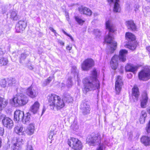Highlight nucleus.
<instances>
[{
    "mask_svg": "<svg viewBox=\"0 0 150 150\" xmlns=\"http://www.w3.org/2000/svg\"><path fill=\"white\" fill-rule=\"evenodd\" d=\"M48 104L52 110L55 108L57 110H60L65 105V102L70 103L72 100V98L69 95L66 94L62 99L59 96L54 94L49 95L47 97Z\"/></svg>",
    "mask_w": 150,
    "mask_h": 150,
    "instance_id": "nucleus-1",
    "label": "nucleus"
},
{
    "mask_svg": "<svg viewBox=\"0 0 150 150\" xmlns=\"http://www.w3.org/2000/svg\"><path fill=\"white\" fill-rule=\"evenodd\" d=\"M97 77V72L96 69H93L92 72L91 76L86 79L83 81L84 87L83 91L84 93H86L89 91L100 89V82Z\"/></svg>",
    "mask_w": 150,
    "mask_h": 150,
    "instance_id": "nucleus-2",
    "label": "nucleus"
},
{
    "mask_svg": "<svg viewBox=\"0 0 150 150\" xmlns=\"http://www.w3.org/2000/svg\"><path fill=\"white\" fill-rule=\"evenodd\" d=\"M28 97L22 93L17 94L13 99L15 105L21 106L25 105L28 102Z\"/></svg>",
    "mask_w": 150,
    "mask_h": 150,
    "instance_id": "nucleus-3",
    "label": "nucleus"
},
{
    "mask_svg": "<svg viewBox=\"0 0 150 150\" xmlns=\"http://www.w3.org/2000/svg\"><path fill=\"white\" fill-rule=\"evenodd\" d=\"M68 144L73 149L75 150H80L83 147L82 144L78 139L74 137L69 139Z\"/></svg>",
    "mask_w": 150,
    "mask_h": 150,
    "instance_id": "nucleus-4",
    "label": "nucleus"
},
{
    "mask_svg": "<svg viewBox=\"0 0 150 150\" xmlns=\"http://www.w3.org/2000/svg\"><path fill=\"white\" fill-rule=\"evenodd\" d=\"M114 38L111 33H109L108 36L105 38V41L107 43H109L110 47L111 53H113L114 51L116 49L117 43L113 40Z\"/></svg>",
    "mask_w": 150,
    "mask_h": 150,
    "instance_id": "nucleus-5",
    "label": "nucleus"
},
{
    "mask_svg": "<svg viewBox=\"0 0 150 150\" xmlns=\"http://www.w3.org/2000/svg\"><path fill=\"white\" fill-rule=\"evenodd\" d=\"M94 61L91 58H88L85 59L82 63L81 67L82 69L85 71L89 70L94 66Z\"/></svg>",
    "mask_w": 150,
    "mask_h": 150,
    "instance_id": "nucleus-6",
    "label": "nucleus"
},
{
    "mask_svg": "<svg viewBox=\"0 0 150 150\" xmlns=\"http://www.w3.org/2000/svg\"><path fill=\"white\" fill-rule=\"evenodd\" d=\"M139 78L140 80L146 81L150 79V68H146L139 73Z\"/></svg>",
    "mask_w": 150,
    "mask_h": 150,
    "instance_id": "nucleus-7",
    "label": "nucleus"
},
{
    "mask_svg": "<svg viewBox=\"0 0 150 150\" xmlns=\"http://www.w3.org/2000/svg\"><path fill=\"white\" fill-rule=\"evenodd\" d=\"M100 140V136L98 134H92L87 137L86 141L90 145L93 146Z\"/></svg>",
    "mask_w": 150,
    "mask_h": 150,
    "instance_id": "nucleus-8",
    "label": "nucleus"
},
{
    "mask_svg": "<svg viewBox=\"0 0 150 150\" xmlns=\"http://www.w3.org/2000/svg\"><path fill=\"white\" fill-rule=\"evenodd\" d=\"M16 142H15L13 140L12 141L13 145L11 148L13 150H21V146L23 144V140L20 137L16 138L15 139Z\"/></svg>",
    "mask_w": 150,
    "mask_h": 150,
    "instance_id": "nucleus-9",
    "label": "nucleus"
},
{
    "mask_svg": "<svg viewBox=\"0 0 150 150\" xmlns=\"http://www.w3.org/2000/svg\"><path fill=\"white\" fill-rule=\"evenodd\" d=\"M26 94L30 98H34L37 96L38 92L37 89L30 87L26 90Z\"/></svg>",
    "mask_w": 150,
    "mask_h": 150,
    "instance_id": "nucleus-10",
    "label": "nucleus"
},
{
    "mask_svg": "<svg viewBox=\"0 0 150 150\" xmlns=\"http://www.w3.org/2000/svg\"><path fill=\"white\" fill-rule=\"evenodd\" d=\"M26 21H20L17 24L16 27V31L17 33H21L23 31L27 26Z\"/></svg>",
    "mask_w": 150,
    "mask_h": 150,
    "instance_id": "nucleus-11",
    "label": "nucleus"
},
{
    "mask_svg": "<svg viewBox=\"0 0 150 150\" xmlns=\"http://www.w3.org/2000/svg\"><path fill=\"white\" fill-rule=\"evenodd\" d=\"M123 85L122 79L120 76H118L116 78L115 88L117 94H119L120 92L122 86Z\"/></svg>",
    "mask_w": 150,
    "mask_h": 150,
    "instance_id": "nucleus-12",
    "label": "nucleus"
},
{
    "mask_svg": "<svg viewBox=\"0 0 150 150\" xmlns=\"http://www.w3.org/2000/svg\"><path fill=\"white\" fill-rule=\"evenodd\" d=\"M79 11L81 14H84L88 16H91L92 11L89 8L83 6H80L78 8Z\"/></svg>",
    "mask_w": 150,
    "mask_h": 150,
    "instance_id": "nucleus-13",
    "label": "nucleus"
},
{
    "mask_svg": "<svg viewBox=\"0 0 150 150\" xmlns=\"http://www.w3.org/2000/svg\"><path fill=\"white\" fill-rule=\"evenodd\" d=\"M25 129L22 125H18L15 126L14 131L16 133L19 135H25Z\"/></svg>",
    "mask_w": 150,
    "mask_h": 150,
    "instance_id": "nucleus-14",
    "label": "nucleus"
},
{
    "mask_svg": "<svg viewBox=\"0 0 150 150\" xmlns=\"http://www.w3.org/2000/svg\"><path fill=\"white\" fill-rule=\"evenodd\" d=\"M2 123L3 125L8 128H11L13 125V121L9 118L6 117L3 120Z\"/></svg>",
    "mask_w": 150,
    "mask_h": 150,
    "instance_id": "nucleus-15",
    "label": "nucleus"
},
{
    "mask_svg": "<svg viewBox=\"0 0 150 150\" xmlns=\"http://www.w3.org/2000/svg\"><path fill=\"white\" fill-rule=\"evenodd\" d=\"M120 0H107L110 4L113 3L114 4L113 11L114 12H120L121 10L120 7L118 2Z\"/></svg>",
    "mask_w": 150,
    "mask_h": 150,
    "instance_id": "nucleus-16",
    "label": "nucleus"
},
{
    "mask_svg": "<svg viewBox=\"0 0 150 150\" xmlns=\"http://www.w3.org/2000/svg\"><path fill=\"white\" fill-rule=\"evenodd\" d=\"M34 131V124L32 123L29 124L26 129H25V134H27L28 135H31L33 134Z\"/></svg>",
    "mask_w": 150,
    "mask_h": 150,
    "instance_id": "nucleus-17",
    "label": "nucleus"
},
{
    "mask_svg": "<svg viewBox=\"0 0 150 150\" xmlns=\"http://www.w3.org/2000/svg\"><path fill=\"white\" fill-rule=\"evenodd\" d=\"M88 102L83 103L81 104V109L83 111V114L85 115L89 113L90 111L89 105Z\"/></svg>",
    "mask_w": 150,
    "mask_h": 150,
    "instance_id": "nucleus-18",
    "label": "nucleus"
},
{
    "mask_svg": "<svg viewBox=\"0 0 150 150\" xmlns=\"http://www.w3.org/2000/svg\"><path fill=\"white\" fill-rule=\"evenodd\" d=\"M118 57L117 55H114L112 58L110 62V66L112 69H115L118 65Z\"/></svg>",
    "mask_w": 150,
    "mask_h": 150,
    "instance_id": "nucleus-19",
    "label": "nucleus"
},
{
    "mask_svg": "<svg viewBox=\"0 0 150 150\" xmlns=\"http://www.w3.org/2000/svg\"><path fill=\"white\" fill-rule=\"evenodd\" d=\"M105 26L106 29L109 30V33H111L114 32L115 30L114 25L112 23L111 21L108 20L105 23Z\"/></svg>",
    "mask_w": 150,
    "mask_h": 150,
    "instance_id": "nucleus-20",
    "label": "nucleus"
},
{
    "mask_svg": "<svg viewBox=\"0 0 150 150\" xmlns=\"http://www.w3.org/2000/svg\"><path fill=\"white\" fill-rule=\"evenodd\" d=\"M24 116V112L23 111L18 110L15 112L14 114V120L16 121H18L23 120Z\"/></svg>",
    "mask_w": 150,
    "mask_h": 150,
    "instance_id": "nucleus-21",
    "label": "nucleus"
},
{
    "mask_svg": "<svg viewBox=\"0 0 150 150\" xmlns=\"http://www.w3.org/2000/svg\"><path fill=\"white\" fill-rule=\"evenodd\" d=\"M127 51L125 50H121L119 52V60L122 62H125L126 60V55Z\"/></svg>",
    "mask_w": 150,
    "mask_h": 150,
    "instance_id": "nucleus-22",
    "label": "nucleus"
},
{
    "mask_svg": "<svg viewBox=\"0 0 150 150\" xmlns=\"http://www.w3.org/2000/svg\"><path fill=\"white\" fill-rule=\"evenodd\" d=\"M125 70L127 71H130L134 74L136 73L137 69V67L132 64H127L125 67Z\"/></svg>",
    "mask_w": 150,
    "mask_h": 150,
    "instance_id": "nucleus-23",
    "label": "nucleus"
},
{
    "mask_svg": "<svg viewBox=\"0 0 150 150\" xmlns=\"http://www.w3.org/2000/svg\"><path fill=\"white\" fill-rule=\"evenodd\" d=\"M148 98L146 93H144L142 95L141 100V106L142 108H144L146 107L148 102Z\"/></svg>",
    "mask_w": 150,
    "mask_h": 150,
    "instance_id": "nucleus-24",
    "label": "nucleus"
},
{
    "mask_svg": "<svg viewBox=\"0 0 150 150\" xmlns=\"http://www.w3.org/2000/svg\"><path fill=\"white\" fill-rule=\"evenodd\" d=\"M40 106V104L38 101H36L32 105L30 108V111L34 114L37 113Z\"/></svg>",
    "mask_w": 150,
    "mask_h": 150,
    "instance_id": "nucleus-25",
    "label": "nucleus"
},
{
    "mask_svg": "<svg viewBox=\"0 0 150 150\" xmlns=\"http://www.w3.org/2000/svg\"><path fill=\"white\" fill-rule=\"evenodd\" d=\"M132 95L134 101H137L139 95V92L138 88L136 86H134L132 89Z\"/></svg>",
    "mask_w": 150,
    "mask_h": 150,
    "instance_id": "nucleus-26",
    "label": "nucleus"
},
{
    "mask_svg": "<svg viewBox=\"0 0 150 150\" xmlns=\"http://www.w3.org/2000/svg\"><path fill=\"white\" fill-rule=\"evenodd\" d=\"M126 25L128 29L135 30L136 29L135 24L132 21H129L126 22Z\"/></svg>",
    "mask_w": 150,
    "mask_h": 150,
    "instance_id": "nucleus-27",
    "label": "nucleus"
},
{
    "mask_svg": "<svg viewBox=\"0 0 150 150\" xmlns=\"http://www.w3.org/2000/svg\"><path fill=\"white\" fill-rule=\"evenodd\" d=\"M141 142L145 146L150 145V137L146 136L142 137L141 139Z\"/></svg>",
    "mask_w": 150,
    "mask_h": 150,
    "instance_id": "nucleus-28",
    "label": "nucleus"
},
{
    "mask_svg": "<svg viewBox=\"0 0 150 150\" xmlns=\"http://www.w3.org/2000/svg\"><path fill=\"white\" fill-rule=\"evenodd\" d=\"M7 103L8 102L6 100L3 98H0V111L5 107Z\"/></svg>",
    "mask_w": 150,
    "mask_h": 150,
    "instance_id": "nucleus-29",
    "label": "nucleus"
},
{
    "mask_svg": "<svg viewBox=\"0 0 150 150\" xmlns=\"http://www.w3.org/2000/svg\"><path fill=\"white\" fill-rule=\"evenodd\" d=\"M31 114L29 112L26 113L25 115L24 114L22 121L24 123H29L30 120Z\"/></svg>",
    "mask_w": 150,
    "mask_h": 150,
    "instance_id": "nucleus-30",
    "label": "nucleus"
},
{
    "mask_svg": "<svg viewBox=\"0 0 150 150\" xmlns=\"http://www.w3.org/2000/svg\"><path fill=\"white\" fill-rule=\"evenodd\" d=\"M146 116V113L145 111H142L141 112L140 118H139V121L141 124H143L144 123L145 118Z\"/></svg>",
    "mask_w": 150,
    "mask_h": 150,
    "instance_id": "nucleus-31",
    "label": "nucleus"
},
{
    "mask_svg": "<svg viewBox=\"0 0 150 150\" xmlns=\"http://www.w3.org/2000/svg\"><path fill=\"white\" fill-rule=\"evenodd\" d=\"M10 16L11 18L14 21H17L19 19V17L17 15V13L15 11L11 12Z\"/></svg>",
    "mask_w": 150,
    "mask_h": 150,
    "instance_id": "nucleus-32",
    "label": "nucleus"
},
{
    "mask_svg": "<svg viewBox=\"0 0 150 150\" xmlns=\"http://www.w3.org/2000/svg\"><path fill=\"white\" fill-rule=\"evenodd\" d=\"M8 62V59L6 57H1L0 59V66L6 65Z\"/></svg>",
    "mask_w": 150,
    "mask_h": 150,
    "instance_id": "nucleus-33",
    "label": "nucleus"
},
{
    "mask_svg": "<svg viewBox=\"0 0 150 150\" xmlns=\"http://www.w3.org/2000/svg\"><path fill=\"white\" fill-rule=\"evenodd\" d=\"M126 38L127 39H128L129 40L131 41L134 40L135 39V36L132 33L127 32L125 35Z\"/></svg>",
    "mask_w": 150,
    "mask_h": 150,
    "instance_id": "nucleus-34",
    "label": "nucleus"
},
{
    "mask_svg": "<svg viewBox=\"0 0 150 150\" xmlns=\"http://www.w3.org/2000/svg\"><path fill=\"white\" fill-rule=\"evenodd\" d=\"M7 81L8 86H14L16 82V80L13 78L7 79Z\"/></svg>",
    "mask_w": 150,
    "mask_h": 150,
    "instance_id": "nucleus-35",
    "label": "nucleus"
},
{
    "mask_svg": "<svg viewBox=\"0 0 150 150\" xmlns=\"http://www.w3.org/2000/svg\"><path fill=\"white\" fill-rule=\"evenodd\" d=\"M93 32V34L96 36V38H99L101 37L102 33L101 32L99 29L94 30Z\"/></svg>",
    "mask_w": 150,
    "mask_h": 150,
    "instance_id": "nucleus-36",
    "label": "nucleus"
},
{
    "mask_svg": "<svg viewBox=\"0 0 150 150\" xmlns=\"http://www.w3.org/2000/svg\"><path fill=\"white\" fill-rule=\"evenodd\" d=\"M75 19L76 21L80 25H83L85 21L83 20L82 19L78 16L76 17Z\"/></svg>",
    "mask_w": 150,
    "mask_h": 150,
    "instance_id": "nucleus-37",
    "label": "nucleus"
},
{
    "mask_svg": "<svg viewBox=\"0 0 150 150\" xmlns=\"http://www.w3.org/2000/svg\"><path fill=\"white\" fill-rule=\"evenodd\" d=\"M7 83V80H6L5 79H2L0 81V85L3 88L5 87Z\"/></svg>",
    "mask_w": 150,
    "mask_h": 150,
    "instance_id": "nucleus-38",
    "label": "nucleus"
},
{
    "mask_svg": "<svg viewBox=\"0 0 150 150\" xmlns=\"http://www.w3.org/2000/svg\"><path fill=\"white\" fill-rule=\"evenodd\" d=\"M137 47V43L136 42H134L133 44L128 45L127 47L130 49L133 50H134Z\"/></svg>",
    "mask_w": 150,
    "mask_h": 150,
    "instance_id": "nucleus-39",
    "label": "nucleus"
},
{
    "mask_svg": "<svg viewBox=\"0 0 150 150\" xmlns=\"http://www.w3.org/2000/svg\"><path fill=\"white\" fill-rule=\"evenodd\" d=\"M27 57V55L24 53L22 54L21 55L20 62L21 63H23V61Z\"/></svg>",
    "mask_w": 150,
    "mask_h": 150,
    "instance_id": "nucleus-40",
    "label": "nucleus"
},
{
    "mask_svg": "<svg viewBox=\"0 0 150 150\" xmlns=\"http://www.w3.org/2000/svg\"><path fill=\"white\" fill-rule=\"evenodd\" d=\"M54 135V131H51L50 132L49 136V138L51 139L52 138Z\"/></svg>",
    "mask_w": 150,
    "mask_h": 150,
    "instance_id": "nucleus-41",
    "label": "nucleus"
},
{
    "mask_svg": "<svg viewBox=\"0 0 150 150\" xmlns=\"http://www.w3.org/2000/svg\"><path fill=\"white\" fill-rule=\"evenodd\" d=\"M72 83L70 79H68L67 81V86L68 87H70L72 85Z\"/></svg>",
    "mask_w": 150,
    "mask_h": 150,
    "instance_id": "nucleus-42",
    "label": "nucleus"
},
{
    "mask_svg": "<svg viewBox=\"0 0 150 150\" xmlns=\"http://www.w3.org/2000/svg\"><path fill=\"white\" fill-rule=\"evenodd\" d=\"M104 148V145L103 144H100L98 147L97 148L96 150H103Z\"/></svg>",
    "mask_w": 150,
    "mask_h": 150,
    "instance_id": "nucleus-43",
    "label": "nucleus"
},
{
    "mask_svg": "<svg viewBox=\"0 0 150 150\" xmlns=\"http://www.w3.org/2000/svg\"><path fill=\"white\" fill-rule=\"evenodd\" d=\"M5 115L0 112V121L1 120L3 121V119L5 118Z\"/></svg>",
    "mask_w": 150,
    "mask_h": 150,
    "instance_id": "nucleus-44",
    "label": "nucleus"
},
{
    "mask_svg": "<svg viewBox=\"0 0 150 150\" xmlns=\"http://www.w3.org/2000/svg\"><path fill=\"white\" fill-rule=\"evenodd\" d=\"M72 127L74 129L76 130L77 129L79 128L78 125L76 123H74L72 125Z\"/></svg>",
    "mask_w": 150,
    "mask_h": 150,
    "instance_id": "nucleus-45",
    "label": "nucleus"
},
{
    "mask_svg": "<svg viewBox=\"0 0 150 150\" xmlns=\"http://www.w3.org/2000/svg\"><path fill=\"white\" fill-rule=\"evenodd\" d=\"M139 6L138 4H135L134 6V11L135 12L137 11L139 8Z\"/></svg>",
    "mask_w": 150,
    "mask_h": 150,
    "instance_id": "nucleus-46",
    "label": "nucleus"
},
{
    "mask_svg": "<svg viewBox=\"0 0 150 150\" xmlns=\"http://www.w3.org/2000/svg\"><path fill=\"white\" fill-rule=\"evenodd\" d=\"M4 132V128L0 127V134L3 135Z\"/></svg>",
    "mask_w": 150,
    "mask_h": 150,
    "instance_id": "nucleus-47",
    "label": "nucleus"
},
{
    "mask_svg": "<svg viewBox=\"0 0 150 150\" xmlns=\"http://www.w3.org/2000/svg\"><path fill=\"white\" fill-rule=\"evenodd\" d=\"M26 149L27 150H33L32 146L31 145H28Z\"/></svg>",
    "mask_w": 150,
    "mask_h": 150,
    "instance_id": "nucleus-48",
    "label": "nucleus"
},
{
    "mask_svg": "<svg viewBox=\"0 0 150 150\" xmlns=\"http://www.w3.org/2000/svg\"><path fill=\"white\" fill-rule=\"evenodd\" d=\"M53 76H52L51 77H49L48 78L47 80V82L48 83H49L52 80L53 78Z\"/></svg>",
    "mask_w": 150,
    "mask_h": 150,
    "instance_id": "nucleus-49",
    "label": "nucleus"
},
{
    "mask_svg": "<svg viewBox=\"0 0 150 150\" xmlns=\"http://www.w3.org/2000/svg\"><path fill=\"white\" fill-rule=\"evenodd\" d=\"M49 29L50 30H51L52 32H53L56 35V34H57V33L55 30L53 28L51 27H50L49 28Z\"/></svg>",
    "mask_w": 150,
    "mask_h": 150,
    "instance_id": "nucleus-50",
    "label": "nucleus"
},
{
    "mask_svg": "<svg viewBox=\"0 0 150 150\" xmlns=\"http://www.w3.org/2000/svg\"><path fill=\"white\" fill-rule=\"evenodd\" d=\"M58 43L61 45L64 46V43L62 40H59L58 41Z\"/></svg>",
    "mask_w": 150,
    "mask_h": 150,
    "instance_id": "nucleus-51",
    "label": "nucleus"
},
{
    "mask_svg": "<svg viewBox=\"0 0 150 150\" xmlns=\"http://www.w3.org/2000/svg\"><path fill=\"white\" fill-rule=\"evenodd\" d=\"M66 49H67V50L70 51V50L71 49H72V47L71 46H70L69 45H67L66 47Z\"/></svg>",
    "mask_w": 150,
    "mask_h": 150,
    "instance_id": "nucleus-52",
    "label": "nucleus"
},
{
    "mask_svg": "<svg viewBox=\"0 0 150 150\" xmlns=\"http://www.w3.org/2000/svg\"><path fill=\"white\" fill-rule=\"evenodd\" d=\"M127 76L128 78L131 79L132 77V75L131 73H129L127 74Z\"/></svg>",
    "mask_w": 150,
    "mask_h": 150,
    "instance_id": "nucleus-53",
    "label": "nucleus"
},
{
    "mask_svg": "<svg viewBox=\"0 0 150 150\" xmlns=\"http://www.w3.org/2000/svg\"><path fill=\"white\" fill-rule=\"evenodd\" d=\"M67 36H69L70 38L71 39V40L72 41H74V39H73V37L71 35L68 34V35H67Z\"/></svg>",
    "mask_w": 150,
    "mask_h": 150,
    "instance_id": "nucleus-54",
    "label": "nucleus"
},
{
    "mask_svg": "<svg viewBox=\"0 0 150 150\" xmlns=\"http://www.w3.org/2000/svg\"><path fill=\"white\" fill-rule=\"evenodd\" d=\"M4 53V52L2 51V49H0V54L1 55Z\"/></svg>",
    "mask_w": 150,
    "mask_h": 150,
    "instance_id": "nucleus-55",
    "label": "nucleus"
},
{
    "mask_svg": "<svg viewBox=\"0 0 150 150\" xmlns=\"http://www.w3.org/2000/svg\"><path fill=\"white\" fill-rule=\"evenodd\" d=\"M72 70L73 69V71L74 72L75 71H76V67H72Z\"/></svg>",
    "mask_w": 150,
    "mask_h": 150,
    "instance_id": "nucleus-56",
    "label": "nucleus"
},
{
    "mask_svg": "<svg viewBox=\"0 0 150 150\" xmlns=\"http://www.w3.org/2000/svg\"><path fill=\"white\" fill-rule=\"evenodd\" d=\"M146 49L149 52H150V46H148L146 47Z\"/></svg>",
    "mask_w": 150,
    "mask_h": 150,
    "instance_id": "nucleus-57",
    "label": "nucleus"
},
{
    "mask_svg": "<svg viewBox=\"0 0 150 150\" xmlns=\"http://www.w3.org/2000/svg\"><path fill=\"white\" fill-rule=\"evenodd\" d=\"M62 31L65 35H68V34H67L64 30H62Z\"/></svg>",
    "mask_w": 150,
    "mask_h": 150,
    "instance_id": "nucleus-58",
    "label": "nucleus"
},
{
    "mask_svg": "<svg viewBox=\"0 0 150 150\" xmlns=\"http://www.w3.org/2000/svg\"><path fill=\"white\" fill-rule=\"evenodd\" d=\"M45 110H46V109H45V108H44L43 109L42 111V114L44 113L45 111Z\"/></svg>",
    "mask_w": 150,
    "mask_h": 150,
    "instance_id": "nucleus-59",
    "label": "nucleus"
},
{
    "mask_svg": "<svg viewBox=\"0 0 150 150\" xmlns=\"http://www.w3.org/2000/svg\"><path fill=\"white\" fill-rule=\"evenodd\" d=\"M147 111L150 114V107L148 108H147Z\"/></svg>",
    "mask_w": 150,
    "mask_h": 150,
    "instance_id": "nucleus-60",
    "label": "nucleus"
},
{
    "mask_svg": "<svg viewBox=\"0 0 150 150\" xmlns=\"http://www.w3.org/2000/svg\"><path fill=\"white\" fill-rule=\"evenodd\" d=\"M146 1L147 2L150 3V0H146Z\"/></svg>",
    "mask_w": 150,
    "mask_h": 150,
    "instance_id": "nucleus-61",
    "label": "nucleus"
},
{
    "mask_svg": "<svg viewBox=\"0 0 150 150\" xmlns=\"http://www.w3.org/2000/svg\"><path fill=\"white\" fill-rule=\"evenodd\" d=\"M64 150H69V149L67 148H65Z\"/></svg>",
    "mask_w": 150,
    "mask_h": 150,
    "instance_id": "nucleus-62",
    "label": "nucleus"
}]
</instances>
